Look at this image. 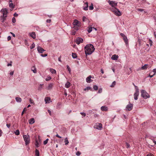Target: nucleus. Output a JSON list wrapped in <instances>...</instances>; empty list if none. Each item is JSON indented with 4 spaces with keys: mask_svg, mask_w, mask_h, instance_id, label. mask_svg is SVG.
Returning <instances> with one entry per match:
<instances>
[{
    "mask_svg": "<svg viewBox=\"0 0 156 156\" xmlns=\"http://www.w3.org/2000/svg\"><path fill=\"white\" fill-rule=\"evenodd\" d=\"M95 49L94 46L91 44H89L86 45L84 47L86 55H91Z\"/></svg>",
    "mask_w": 156,
    "mask_h": 156,
    "instance_id": "f257e3e1",
    "label": "nucleus"
},
{
    "mask_svg": "<svg viewBox=\"0 0 156 156\" xmlns=\"http://www.w3.org/2000/svg\"><path fill=\"white\" fill-rule=\"evenodd\" d=\"M0 12L2 14V15L0 16V20L2 23H4L7 16L8 10L6 8L2 9L1 10Z\"/></svg>",
    "mask_w": 156,
    "mask_h": 156,
    "instance_id": "f03ea898",
    "label": "nucleus"
},
{
    "mask_svg": "<svg viewBox=\"0 0 156 156\" xmlns=\"http://www.w3.org/2000/svg\"><path fill=\"white\" fill-rule=\"evenodd\" d=\"M141 96L144 99H147L150 97V95L147 92L144 90H141L140 91Z\"/></svg>",
    "mask_w": 156,
    "mask_h": 156,
    "instance_id": "7ed1b4c3",
    "label": "nucleus"
},
{
    "mask_svg": "<svg viewBox=\"0 0 156 156\" xmlns=\"http://www.w3.org/2000/svg\"><path fill=\"white\" fill-rule=\"evenodd\" d=\"M111 9L116 16H119L121 15L122 14L121 12L116 8H112Z\"/></svg>",
    "mask_w": 156,
    "mask_h": 156,
    "instance_id": "20e7f679",
    "label": "nucleus"
},
{
    "mask_svg": "<svg viewBox=\"0 0 156 156\" xmlns=\"http://www.w3.org/2000/svg\"><path fill=\"white\" fill-rule=\"evenodd\" d=\"M24 140L25 142V144L27 145L30 143V137L29 135H24L23 136Z\"/></svg>",
    "mask_w": 156,
    "mask_h": 156,
    "instance_id": "39448f33",
    "label": "nucleus"
},
{
    "mask_svg": "<svg viewBox=\"0 0 156 156\" xmlns=\"http://www.w3.org/2000/svg\"><path fill=\"white\" fill-rule=\"evenodd\" d=\"M126 106L125 108V110L126 111H130L132 110L133 108V104H131L130 102Z\"/></svg>",
    "mask_w": 156,
    "mask_h": 156,
    "instance_id": "423d86ee",
    "label": "nucleus"
},
{
    "mask_svg": "<svg viewBox=\"0 0 156 156\" xmlns=\"http://www.w3.org/2000/svg\"><path fill=\"white\" fill-rule=\"evenodd\" d=\"M109 4L113 8H115L117 6V2H116L115 1H111L109 0L108 1Z\"/></svg>",
    "mask_w": 156,
    "mask_h": 156,
    "instance_id": "0eeeda50",
    "label": "nucleus"
},
{
    "mask_svg": "<svg viewBox=\"0 0 156 156\" xmlns=\"http://www.w3.org/2000/svg\"><path fill=\"white\" fill-rule=\"evenodd\" d=\"M73 24L74 26L80 27V23L76 20H74Z\"/></svg>",
    "mask_w": 156,
    "mask_h": 156,
    "instance_id": "6e6552de",
    "label": "nucleus"
},
{
    "mask_svg": "<svg viewBox=\"0 0 156 156\" xmlns=\"http://www.w3.org/2000/svg\"><path fill=\"white\" fill-rule=\"evenodd\" d=\"M83 41V38L80 37H77L76 39L75 42L77 44H79L81 43H82Z\"/></svg>",
    "mask_w": 156,
    "mask_h": 156,
    "instance_id": "1a4fd4ad",
    "label": "nucleus"
},
{
    "mask_svg": "<svg viewBox=\"0 0 156 156\" xmlns=\"http://www.w3.org/2000/svg\"><path fill=\"white\" fill-rule=\"evenodd\" d=\"M37 50L38 52L40 53H42L45 51L42 48L39 46L37 47Z\"/></svg>",
    "mask_w": 156,
    "mask_h": 156,
    "instance_id": "9d476101",
    "label": "nucleus"
},
{
    "mask_svg": "<svg viewBox=\"0 0 156 156\" xmlns=\"http://www.w3.org/2000/svg\"><path fill=\"white\" fill-rule=\"evenodd\" d=\"M91 75L89 76L86 79V82L88 83H90L93 81V80L91 79Z\"/></svg>",
    "mask_w": 156,
    "mask_h": 156,
    "instance_id": "9b49d317",
    "label": "nucleus"
},
{
    "mask_svg": "<svg viewBox=\"0 0 156 156\" xmlns=\"http://www.w3.org/2000/svg\"><path fill=\"white\" fill-rule=\"evenodd\" d=\"M102 127V125L101 123H98L97 124L96 127L95 128L101 130Z\"/></svg>",
    "mask_w": 156,
    "mask_h": 156,
    "instance_id": "f8f14e48",
    "label": "nucleus"
},
{
    "mask_svg": "<svg viewBox=\"0 0 156 156\" xmlns=\"http://www.w3.org/2000/svg\"><path fill=\"white\" fill-rule=\"evenodd\" d=\"M88 7V5L87 2L85 3L84 6L83 7V10H87Z\"/></svg>",
    "mask_w": 156,
    "mask_h": 156,
    "instance_id": "ddd939ff",
    "label": "nucleus"
},
{
    "mask_svg": "<svg viewBox=\"0 0 156 156\" xmlns=\"http://www.w3.org/2000/svg\"><path fill=\"white\" fill-rule=\"evenodd\" d=\"M119 56L118 55L115 54L112 55L111 58L113 60H117Z\"/></svg>",
    "mask_w": 156,
    "mask_h": 156,
    "instance_id": "4468645a",
    "label": "nucleus"
},
{
    "mask_svg": "<svg viewBox=\"0 0 156 156\" xmlns=\"http://www.w3.org/2000/svg\"><path fill=\"white\" fill-rule=\"evenodd\" d=\"M101 110L102 111H107L108 110V108L106 106H102L101 108Z\"/></svg>",
    "mask_w": 156,
    "mask_h": 156,
    "instance_id": "2eb2a0df",
    "label": "nucleus"
},
{
    "mask_svg": "<svg viewBox=\"0 0 156 156\" xmlns=\"http://www.w3.org/2000/svg\"><path fill=\"white\" fill-rule=\"evenodd\" d=\"M51 98L49 97H46L44 98V101L46 103H49Z\"/></svg>",
    "mask_w": 156,
    "mask_h": 156,
    "instance_id": "dca6fc26",
    "label": "nucleus"
},
{
    "mask_svg": "<svg viewBox=\"0 0 156 156\" xmlns=\"http://www.w3.org/2000/svg\"><path fill=\"white\" fill-rule=\"evenodd\" d=\"M123 39L124 41L125 42V44H126V45H128V41L127 37L126 36H125V37L123 38Z\"/></svg>",
    "mask_w": 156,
    "mask_h": 156,
    "instance_id": "f3484780",
    "label": "nucleus"
},
{
    "mask_svg": "<svg viewBox=\"0 0 156 156\" xmlns=\"http://www.w3.org/2000/svg\"><path fill=\"white\" fill-rule=\"evenodd\" d=\"M35 146L37 147H39L41 145V143L39 142L37 140H36L35 143Z\"/></svg>",
    "mask_w": 156,
    "mask_h": 156,
    "instance_id": "a211bd4d",
    "label": "nucleus"
},
{
    "mask_svg": "<svg viewBox=\"0 0 156 156\" xmlns=\"http://www.w3.org/2000/svg\"><path fill=\"white\" fill-rule=\"evenodd\" d=\"M29 123L30 124H32L35 122L34 119V118L30 119L29 121Z\"/></svg>",
    "mask_w": 156,
    "mask_h": 156,
    "instance_id": "6ab92c4d",
    "label": "nucleus"
},
{
    "mask_svg": "<svg viewBox=\"0 0 156 156\" xmlns=\"http://www.w3.org/2000/svg\"><path fill=\"white\" fill-rule=\"evenodd\" d=\"M30 36L33 39H35L36 38V34L34 32H32L30 33Z\"/></svg>",
    "mask_w": 156,
    "mask_h": 156,
    "instance_id": "aec40b11",
    "label": "nucleus"
},
{
    "mask_svg": "<svg viewBox=\"0 0 156 156\" xmlns=\"http://www.w3.org/2000/svg\"><path fill=\"white\" fill-rule=\"evenodd\" d=\"M53 85V83H51L48 84V86L47 87V89L50 90L52 89Z\"/></svg>",
    "mask_w": 156,
    "mask_h": 156,
    "instance_id": "412c9836",
    "label": "nucleus"
},
{
    "mask_svg": "<svg viewBox=\"0 0 156 156\" xmlns=\"http://www.w3.org/2000/svg\"><path fill=\"white\" fill-rule=\"evenodd\" d=\"M147 64H145L144 66H142L140 69L142 70L146 69L147 68Z\"/></svg>",
    "mask_w": 156,
    "mask_h": 156,
    "instance_id": "4be33fe9",
    "label": "nucleus"
},
{
    "mask_svg": "<svg viewBox=\"0 0 156 156\" xmlns=\"http://www.w3.org/2000/svg\"><path fill=\"white\" fill-rule=\"evenodd\" d=\"M90 90L91 91H92V89L91 87H87L84 89V91L87 90L88 91V90Z\"/></svg>",
    "mask_w": 156,
    "mask_h": 156,
    "instance_id": "5701e85b",
    "label": "nucleus"
},
{
    "mask_svg": "<svg viewBox=\"0 0 156 156\" xmlns=\"http://www.w3.org/2000/svg\"><path fill=\"white\" fill-rule=\"evenodd\" d=\"M35 155L36 156H40V154L39 151L37 149L35 151Z\"/></svg>",
    "mask_w": 156,
    "mask_h": 156,
    "instance_id": "b1692460",
    "label": "nucleus"
},
{
    "mask_svg": "<svg viewBox=\"0 0 156 156\" xmlns=\"http://www.w3.org/2000/svg\"><path fill=\"white\" fill-rule=\"evenodd\" d=\"M16 101L18 102H20L21 101V99L20 97H16L15 98Z\"/></svg>",
    "mask_w": 156,
    "mask_h": 156,
    "instance_id": "393cba45",
    "label": "nucleus"
},
{
    "mask_svg": "<svg viewBox=\"0 0 156 156\" xmlns=\"http://www.w3.org/2000/svg\"><path fill=\"white\" fill-rule=\"evenodd\" d=\"M62 106V104L61 103H58L57 105V109H60L61 108Z\"/></svg>",
    "mask_w": 156,
    "mask_h": 156,
    "instance_id": "a878e982",
    "label": "nucleus"
},
{
    "mask_svg": "<svg viewBox=\"0 0 156 156\" xmlns=\"http://www.w3.org/2000/svg\"><path fill=\"white\" fill-rule=\"evenodd\" d=\"M50 72L52 74L55 73H56V70L55 69H50Z\"/></svg>",
    "mask_w": 156,
    "mask_h": 156,
    "instance_id": "bb28decb",
    "label": "nucleus"
},
{
    "mask_svg": "<svg viewBox=\"0 0 156 156\" xmlns=\"http://www.w3.org/2000/svg\"><path fill=\"white\" fill-rule=\"evenodd\" d=\"M70 84L69 82H67L65 84V87L67 88H69L70 86Z\"/></svg>",
    "mask_w": 156,
    "mask_h": 156,
    "instance_id": "cd10ccee",
    "label": "nucleus"
},
{
    "mask_svg": "<svg viewBox=\"0 0 156 156\" xmlns=\"http://www.w3.org/2000/svg\"><path fill=\"white\" fill-rule=\"evenodd\" d=\"M133 84L134 85V86H135V89L136 90V86L133 83ZM134 98L135 99V100H136V92L135 93H134Z\"/></svg>",
    "mask_w": 156,
    "mask_h": 156,
    "instance_id": "c85d7f7f",
    "label": "nucleus"
},
{
    "mask_svg": "<svg viewBox=\"0 0 156 156\" xmlns=\"http://www.w3.org/2000/svg\"><path fill=\"white\" fill-rule=\"evenodd\" d=\"M65 144L66 145H67L69 143V141H68V138L67 137H66L65 139Z\"/></svg>",
    "mask_w": 156,
    "mask_h": 156,
    "instance_id": "c756f323",
    "label": "nucleus"
},
{
    "mask_svg": "<svg viewBox=\"0 0 156 156\" xmlns=\"http://www.w3.org/2000/svg\"><path fill=\"white\" fill-rule=\"evenodd\" d=\"M137 10L141 12L144 11V13H146L147 12L144 11V10L143 9H137Z\"/></svg>",
    "mask_w": 156,
    "mask_h": 156,
    "instance_id": "7c9ffc66",
    "label": "nucleus"
},
{
    "mask_svg": "<svg viewBox=\"0 0 156 156\" xmlns=\"http://www.w3.org/2000/svg\"><path fill=\"white\" fill-rule=\"evenodd\" d=\"M72 56L73 58H76L77 57V55L75 53H72Z\"/></svg>",
    "mask_w": 156,
    "mask_h": 156,
    "instance_id": "2f4dec72",
    "label": "nucleus"
},
{
    "mask_svg": "<svg viewBox=\"0 0 156 156\" xmlns=\"http://www.w3.org/2000/svg\"><path fill=\"white\" fill-rule=\"evenodd\" d=\"M93 88L94 89V90L96 91L98 89V87L96 85H94L93 86Z\"/></svg>",
    "mask_w": 156,
    "mask_h": 156,
    "instance_id": "473e14b6",
    "label": "nucleus"
},
{
    "mask_svg": "<svg viewBox=\"0 0 156 156\" xmlns=\"http://www.w3.org/2000/svg\"><path fill=\"white\" fill-rule=\"evenodd\" d=\"M14 133L16 135H19L20 134L19 130L18 129L16 130V131L14 132Z\"/></svg>",
    "mask_w": 156,
    "mask_h": 156,
    "instance_id": "72a5a7b5",
    "label": "nucleus"
},
{
    "mask_svg": "<svg viewBox=\"0 0 156 156\" xmlns=\"http://www.w3.org/2000/svg\"><path fill=\"white\" fill-rule=\"evenodd\" d=\"M115 84H116L115 81H114L112 83V84L110 86V87H114V86L115 85Z\"/></svg>",
    "mask_w": 156,
    "mask_h": 156,
    "instance_id": "f704fd0d",
    "label": "nucleus"
},
{
    "mask_svg": "<svg viewBox=\"0 0 156 156\" xmlns=\"http://www.w3.org/2000/svg\"><path fill=\"white\" fill-rule=\"evenodd\" d=\"M35 47V44L34 43H33L30 46V49H33V48H34Z\"/></svg>",
    "mask_w": 156,
    "mask_h": 156,
    "instance_id": "c9c22d12",
    "label": "nucleus"
},
{
    "mask_svg": "<svg viewBox=\"0 0 156 156\" xmlns=\"http://www.w3.org/2000/svg\"><path fill=\"white\" fill-rule=\"evenodd\" d=\"M94 9V7L93 6V5L92 3H91V5H90L89 7V9L90 10H92Z\"/></svg>",
    "mask_w": 156,
    "mask_h": 156,
    "instance_id": "e433bc0d",
    "label": "nucleus"
},
{
    "mask_svg": "<svg viewBox=\"0 0 156 156\" xmlns=\"http://www.w3.org/2000/svg\"><path fill=\"white\" fill-rule=\"evenodd\" d=\"M68 70V71H69V72L70 73L71 71V69L70 68L69 66L68 65H67L66 66Z\"/></svg>",
    "mask_w": 156,
    "mask_h": 156,
    "instance_id": "4c0bfd02",
    "label": "nucleus"
},
{
    "mask_svg": "<svg viewBox=\"0 0 156 156\" xmlns=\"http://www.w3.org/2000/svg\"><path fill=\"white\" fill-rule=\"evenodd\" d=\"M78 27L77 26H74L73 27V28L74 30L76 31L79 30V28H78Z\"/></svg>",
    "mask_w": 156,
    "mask_h": 156,
    "instance_id": "58836bf2",
    "label": "nucleus"
},
{
    "mask_svg": "<svg viewBox=\"0 0 156 156\" xmlns=\"http://www.w3.org/2000/svg\"><path fill=\"white\" fill-rule=\"evenodd\" d=\"M76 31L75 30H74V29H73L72 32H71V34L72 35H75L76 34Z\"/></svg>",
    "mask_w": 156,
    "mask_h": 156,
    "instance_id": "ea45409f",
    "label": "nucleus"
},
{
    "mask_svg": "<svg viewBox=\"0 0 156 156\" xmlns=\"http://www.w3.org/2000/svg\"><path fill=\"white\" fill-rule=\"evenodd\" d=\"M34 69H31V70L33 71V73H37V71L36 69V68L34 67H33Z\"/></svg>",
    "mask_w": 156,
    "mask_h": 156,
    "instance_id": "a19ab883",
    "label": "nucleus"
},
{
    "mask_svg": "<svg viewBox=\"0 0 156 156\" xmlns=\"http://www.w3.org/2000/svg\"><path fill=\"white\" fill-rule=\"evenodd\" d=\"M88 20L87 19L85 16H83V21L84 22L85 21Z\"/></svg>",
    "mask_w": 156,
    "mask_h": 156,
    "instance_id": "79ce46f5",
    "label": "nucleus"
},
{
    "mask_svg": "<svg viewBox=\"0 0 156 156\" xmlns=\"http://www.w3.org/2000/svg\"><path fill=\"white\" fill-rule=\"evenodd\" d=\"M48 139H47L45 140H44V145H45L46 144H47V143H48Z\"/></svg>",
    "mask_w": 156,
    "mask_h": 156,
    "instance_id": "37998d69",
    "label": "nucleus"
},
{
    "mask_svg": "<svg viewBox=\"0 0 156 156\" xmlns=\"http://www.w3.org/2000/svg\"><path fill=\"white\" fill-rule=\"evenodd\" d=\"M92 27L89 28L88 30V32L89 33H90L92 31Z\"/></svg>",
    "mask_w": 156,
    "mask_h": 156,
    "instance_id": "c03bdc74",
    "label": "nucleus"
},
{
    "mask_svg": "<svg viewBox=\"0 0 156 156\" xmlns=\"http://www.w3.org/2000/svg\"><path fill=\"white\" fill-rule=\"evenodd\" d=\"M80 114L81 115L83 116V117H85L86 116V114L85 112H81L80 113Z\"/></svg>",
    "mask_w": 156,
    "mask_h": 156,
    "instance_id": "a18cd8bd",
    "label": "nucleus"
},
{
    "mask_svg": "<svg viewBox=\"0 0 156 156\" xmlns=\"http://www.w3.org/2000/svg\"><path fill=\"white\" fill-rule=\"evenodd\" d=\"M16 22V20L14 17H13L12 19V22L13 23H15Z\"/></svg>",
    "mask_w": 156,
    "mask_h": 156,
    "instance_id": "49530a36",
    "label": "nucleus"
},
{
    "mask_svg": "<svg viewBox=\"0 0 156 156\" xmlns=\"http://www.w3.org/2000/svg\"><path fill=\"white\" fill-rule=\"evenodd\" d=\"M9 6L11 8H14V6L12 3H10L9 4Z\"/></svg>",
    "mask_w": 156,
    "mask_h": 156,
    "instance_id": "de8ad7c7",
    "label": "nucleus"
},
{
    "mask_svg": "<svg viewBox=\"0 0 156 156\" xmlns=\"http://www.w3.org/2000/svg\"><path fill=\"white\" fill-rule=\"evenodd\" d=\"M26 110H27L26 108H24V109H23V111H22V113H21V115H23V114H24V112H25V111H26Z\"/></svg>",
    "mask_w": 156,
    "mask_h": 156,
    "instance_id": "09e8293b",
    "label": "nucleus"
},
{
    "mask_svg": "<svg viewBox=\"0 0 156 156\" xmlns=\"http://www.w3.org/2000/svg\"><path fill=\"white\" fill-rule=\"evenodd\" d=\"M51 79V77L50 76H49L47 77V78L45 79V80L48 81Z\"/></svg>",
    "mask_w": 156,
    "mask_h": 156,
    "instance_id": "8fccbe9b",
    "label": "nucleus"
},
{
    "mask_svg": "<svg viewBox=\"0 0 156 156\" xmlns=\"http://www.w3.org/2000/svg\"><path fill=\"white\" fill-rule=\"evenodd\" d=\"M81 154V153L79 151H78L76 153V155L77 156H79Z\"/></svg>",
    "mask_w": 156,
    "mask_h": 156,
    "instance_id": "3c124183",
    "label": "nucleus"
},
{
    "mask_svg": "<svg viewBox=\"0 0 156 156\" xmlns=\"http://www.w3.org/2000/svg\"><path fill=\"white\" fill-rule=\"evenodd\" d=\"M126 147L127 148H129V147L130 145H129V144L128 143L126 142Z\"/></svg>",
    "mask_w": 156,
    "mask_h": 156,
    "instance_id": "603ef678",
    "label": "nucleus"
},
{
    "mask_svg": "<svg viewBox=\"0 0 156 156\" xmlns=\"http://www.w3.org/2000/svg\"><path fill=\"white\" fill-rule=\"evenodd\" d=\"M153 42L151 39H149V44L150 46H151L152 45Z\"/></svg>",
    "mask_w": 156,
    "mask_h": 156,
    "instance_id": "864d4df0",
    "label": "nucleus"
},
{
    "mask_svg": "<svg viewBox=\"0 0 156 156\" xmlns=\"http://www.w3.org/2000/svg\"><path fill=\"white\" fill-rule=\"evenodd\" d=\"M41 55L42 57H45L47 56V54H44V55H43V54H41Z\"/></svg>",
    "mask_w": 156,
    "mask_h": 156,
    "instance_id": "5fc2aeb1",
    "label": "nucleus"
},
{
    "mask_svg": "<svg viewBox=\"0 0 156 156\" xmlns=\"http://www.w3.org/2000/svg\"><path fill=\"white\" fill-rule=\"evenodd\" d=\"M94 118H96L99 116V115L98 114H96L94 115Z\"/></svg>",
    "mask_w": 156,
    "mask_h": 156,
    "instance_id": "6e6d98bb",
    "label": "nucleus"
},
{
    "mask_svg": "<svg viewBox=\"0 0 156 156\" xmlns=\"http://www.w3.org/2000/svg\"><path fill=\"white\" fill-rule=\"evenodd\" d=\"M102 91V90L101 88H99L98 90V93H101Z\"/></svg>",
    "mask_w": 156,
    "mask_h": 156,
    "instance_id": "4d7b16f0",
    "label": "nucleus"
},
{
    "mask_svg": "<svg viewBox=\"0 0 156 156\" xmlns=\"http://www.w3.org/2000/svg\"><path fill=\"white\" fill-rule=\"evenodd\" d=\"M153 71L154 72V75H155L156 73V69H153Z\"/></svg>",
    "mask_w": 156,
    "mask_h": 156,
    "instance_id": "13d9d810",
    "label": "nucleus"
},
{
    "mask_svg": "<svg viewBox=\"0 0 156 156\" xmlns=\"http://www.w3.org/2000/svg\"><path fill=\"white\" fill-rule=\"evenodd\" d=\"M120 35L123 38L126 36L123 34L122 33H121L120 34Z\"/></svg>",
    "mask_w": 156,
    "mask_h": 156,
    "instance_id": "bf43d9fd",
    "label": "nucleus"
},
{
    "mask_svg": "<svg viewBox=\"0 0 156 156\" xmlns=\"http://www.w3.org/2000/svg\"><path fill=\"white\" fill-rule=\"evenodd\" d=\"M88 112L89 114H92L93 113V111L92 110H89L88 111Z\"/></svg>",
    "mask_w": 156,
    "mask_h": 156,
    "instance_id": "052dcab7",
    "label": "nucleus"
},
{
    "mask_svg": "<svg viewBox=\"0 0 156 156\" xmlns=\"http://www.w3.org/2000/svg\"><path fill=\"white\" fill-rule=\"evenodd\" d=\"M48 113H49V115H51V111L49 110V109H48Z\"/></svg>",
    "mask_w": 156,
    "mask_h": 156,
    "instance_id": "680f3d73",
    "label": "nucleus"
},
{
    "mask_svg": "<svg viewBox=\"0 0 156 156\" xmlns=\"http://www.w3.org/2000/svg\"><path fill=\"white\" fill-rule=\"evenodd\" d=\"M11 39V37L10 36H9L7 37V39L8 41H9Z\"/></svg>",
    "mask_w": 156,
    "mask_h": 156,
    "instance_id": "e2e57ef3",
    "label": "nucleus"
},
{
    "mask_svg": "<svg viewBox=\"0 0 156 156\" xmlns=\"http://www.w3.org/2000/svg\"><path fill=\"white\" fill-rule=\"evenodd\" d=\"M55 136L57 137H58V138H62V137L60 136H59L58 135V134H57Z\"/></svg>",
    "mask_w": 156,
    "mask_h": 156,
    "instance_id": "0e129e2a",
    "label": "nucleus"
},
{
    "mask_svg": "<svg viewBox=\"0 0 156 156\" xmlns=\"http://www.w3.org/2000/svg\"><path fill=\"white\" fill-rule=\"evenodd\" d=\"M51 20L50 19H48L46 20V22L47 23H50L51 22Z\"/></svg>",
    "mask_w": 156,
    "mask_h": 156,
    "instance_id": "69168bd1",
    "label": "nucleus"
},
{
    "mask_svg": "<svg viewBox=\"0 0 156 156\" xmlns=\"http://www.w3.org/2000/svg\"><path fill=\"white\" fill-rule=\"evenodd\" d=\"M42 89V86H40L38 88V90H41Z\"/></svg>",
    "mask_w": 156,
    "mask_h": 156,
    "instance_id": "338daca9",
    "label": "nucleus"
},
{
    "mask_svg": "<svg viewBox=\"0 0 156 156\" xmlns=\"http://www.w3.org/2000/svg\"><path fill=\"white\" fill-rule=\"evenodd\" d=\"M6 126H7V127L8 128H9L10 127V124H6Z\"/></svg>",
    "mask_w": 156,
    "mask_h": 156,
    "instance_id": "774afa93",
    "label": "nucleus"
}]
</instances>
